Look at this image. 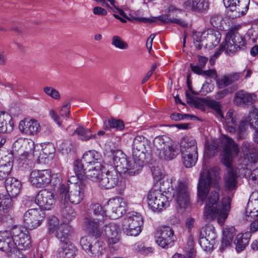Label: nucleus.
<instances>
[{
	"label": "nucleus",
	"instance_id": "f257e3e1",
	"mask_svg": "<svg viewBox=\"0 0 258 258\" xmlns=\"http://www.w3.org/2000/svg\"><path fill=\"white\" fill-rule=\"evenodd\" d=\"M219 174L218 167L204 169L200 174L198 196L202 202L208 197L204 214L205 220L209 222L218 216V222L222 224L228 217L230 209L231 198L229 197L223 198L221 205H218V192L220 189L218 184Z\"/></svg>",
	"mask_w": 258,
	"mask_h": 258
},
{
	"label": "nucleus",
	"instance_id": "f03ea898",
	"mask_svg": "<svg viewBox=\"0 0 258 258\" xmlns=\"http://www.w3.org/2000/svg\"><path fill=\"white\" fill-rule=\"evenodd\" d=\"M221 150L222 160L225 166L231 165L233 158L237 156L239 149L238 145L228 137L223 135L220 139H215L205 144L204 156L211 158Z\"/></svg>",
	"mask_w": 258,
	"mask_h": 258
},
{
	"label": "nucleus",
	"instance_id": "7ed1b4c3",
	"mask_svg": "<svg viewBox=\"0 0 258 258\" xmlns=\"http://www.w3.org/2000/svg\"><path fill=\"white\" fill-rule=\"evenodd\" d=\"M148 147L147 141L142 136H137L133 144V157L128 159L126 173L130 176L139 173L144 166L145 159L150 157V152L147 149Z\"/></svg>",
	"mask_w": 258,
	"mask_h": 258
},
{
	"label": "nucleus",
	"instance_id": "20e7f679",
	"mask_svg": "<svg viewBox=\"0 0 258 258\" xmlns=\"http://www.w3.org/2000/svg\"><path fill=\"white\" fill-rule=\"evenodd\" d=\"M148 147L147 141L142 136H137L133 144V157L128 159L126 173L130 176L139 173L144 166L145 159L150 157V152L147 149Z\"/></svg>",
	"mask_w": 258,
	"mask_h": 258
},
{
	"label": "nucleus",
	"instance_id": "39448f33",
	"mask_svg": "<svg viewBox=\"0 0 258 258\" xmlns=\"http://www.w3.org/2000/svg\"><path fill=\"white\" fill-rule=\"evenodd\" d=\"M154 147L159 158L170 160L176 157L179 153L177 145L166 136L157 137L153 141Z\"/></svg>",
	"mask_w": 258,
	"mask_h": 258
},
{
	"label": "nucleus",
	"instance_id": "423d86ee",
	"mask_svg": "<svg viewBox=\"0 0 258 258\" xmlns=\"http://www.w3.org/2000/svg\"><path fill=\"white\" fill-rule=\"evenodd\" d=\"M86 187V184L81 181L62 184L60 189V194L62 198H64L65 202L69 201L72 204H78L84 198Z\"/></svg>",
	"mask_w": 258,
	"mask_h": 258
},
{
	"label": "nucleus",
	"instance_id": "0eeeda50",
	"mask_svg": "<svg viewBox=\"0 0 258 258\" xmlns=\"http://www.w3.org/2000/svg\"><path fill=\"white\" fill-rule=\"evenodd\" d=\"M166 189L162 187L158 188L156 185L152 188L148 195V203L149 206L153 211L159 212L169 206L165 191Z\"/></svg>",
	"mask_w": 258,
	"mask_h": 258
},
{
	"label": "nucleus",
	"instance_id": "6e6552de",
	"mask_svg": "<svg viewBox=\"0 0 258 258\" xmlns=\"http://www.w3.org/2000/svg\"><path fill=\"white\" fill-rule=\"evenodd\" d=\"M245 47V41L243 37L233 30L227 33L224 44L220 45L221 49L224 50L227 53H233L238 50H244Z\"/></svg>",
	"mask_w": 258,
	"mask_h": 258
},
{
	"label": "nucleus",
	"instance_id": "1a4fd4ad",
	"mask_svg": "<svg viewBox=\"0 0 258 258\" xmlns=\"http://www.w3.org/2000/svg\"><path fill=\"white\" fill-rule=\"evenodd\" d=\"M157 244L163 248H168L173 245L176 237L174 231L169 226H162L155 232Z\"/></svg>",
	"mask_w": 258,
	"mask_h": 258
},
{
	"label": "nucleus",
	"instance_id": "9d476101",
	"mask_svg": "<svg viewBox=\"0 0 258 258\" xmlns=\"http://www.w3.org/2000/svg\"><path fill=\"white\" fill-rule=\"evenodd\" d=\"M103 234L107 238V243L111 252L118 248V244L120 240V231L119 226L114 223H110L104 226L102 230Z\"/></svg>",
	"mask_w": 258,
	"mask_h": 258
},
{
	"label": "nucleus",
	"instance_id": "9b49d317",
	"mask_svg": "<svg viewBox=\"0 0 258 258\" xmlns=\"http://www.w3.org/2000/svg\"><path fill=\"white\" fill-rule=\"evenodd\" d=\"M223 2L228 9V16L232 19L245 15L248 9L249 2L247 0H223Z\"/></svg>",
	"mask_w": 258,
	"mask_h": 258
},
{
	"label": "nucleus",
	"instance_id": "f8f14e48",
	"mask_svg": "<svg viewBox=\"0 0 258 258\" xmlns=\"http://www.w3.org/2000/svg\"><path fill=\"white\" fill-rule=\"evenodd\" d=\"M23 147L27 150L20 155L18 160V165L19 168L29 170L33 167L34 165L33 161L35 149L34 143L32 141H24Z\"/></svg>",
	"mask_w": 258,
	"mask_h": 258
},
{
	"label": "nucleus",
	"instance_id": "ddd939ff",
	"mask_svg": "<svg viewBox=\"0 0 258 258\" xmlns=\"http://www.w3.org/2000/svg\"><path fill=\"white\" fill-rule=\"evenodd\" d=\"M29 180L35 187H45L51 182V171L48 169L34 170L30 174Z\"/></svg>",
	"mask_w": 258,
	"mask_h": 258
},
{
	"label": "nucleus",
	"instance_id": "4468645a",
	"mask_svg": "<svg viewBox=\"0 0 258 258\" xmlns=\"http://www.w3.org/2000/svg\"><path fill=\"white\" fill-rule=\"evenodd\" d=\"M45 218L44 213L37 209H31L25 212L23 221L27 228L34 229L39 226Z\"/></svg>",
	"mask_w": 258,
	"mask_h": 258
},
{
	"label": "nucleus",
	"instance_id": "2eb2a0df",
	"mask_svg": "<svg viewBox=\"0 0 258 258\" xmlns=\"http://www.w3.org/2000/svg\"><path fill=\"white\" fill-rule=\"evenodd\" d=\"M12 234L17 248L26 249L30 247L31 243L30 237L26 229L20 226H14Z\"/></svg>",
	"mask_w": 258,
	"mask_h": 258
},
{
	"label": "nucleus",
	"instance_id": "dca6fc26",
	"mask_svg": "<svg viewBox=\"0 0 258 258\" xmlns=\"http://www.w3.org/2000/svg\"><path fill=\"white\" fill-rule=\"evenodd\" d=\"M35 202L41 209L50 210L55 203V195L48 189L41 190L38 193Z\"/></svg>",
	"mask_w": 258,
	"mask_h": 258
},
{
	"label": "nucleus",
	"instance_id": "f3484780",
	"mask_svg": "<svg viewBox=\"0 0 258 258\" xmlns=\"http://www.w3.org/2000/svg\"><path fill=\"white\" fill-rule=\"evenodd\" d=\"M12 233V228L10 231L0 232V250L5 251L8 255L17 248Z\"/></svg>",
	"mask_w": 258,
	"mask_h": 258
},
{
	"label": "nucleus",
	"instance_id": "a211bd4d",
	"mask_svg": "<svg viewBox=\"0 0 258 258\" xmlns=\"http://www.w3.org/2000/svg\"><path fill=\"white\" fill-rule=\"evenodd\" d=\"M257 99L255 93H250L243 90L235 93L234 102L238 106L246 107L254 104Z\"/></svg>",
	"mask_w": 258,
	"mask_h": 258
},
{
	"label": "nucleus",
	"instance_id": "6ab92c4d",
	"mask_svg": "<svg viewBox=\"0 0 258 258\" xmlns=\"http://www.w3.org/2000/svg\"><path fill=\"white\" fill-rule=\"evenodd\" d=\"M157 20H159L160 21L165 23H175L180 25L182 27H187V24L184 21L180 19H171L169 17L168 15H162L158 17H153L149 18L144 17L133 18V20H135L139 22H143L145 23H152L156 22Z\"/></svg>",
	"mask_w": 258,
	"mask_h": 258
},
{
	"label": "nucleus",
	"instance_id": "aec40b11",
	"mask_svg": "<svg viewBox=\"0 0 258 258\" xmlns=\"http://www.w3.org/2000/svg\"><path fill=\"white\" fill-rule=\"evenodd\" d=\"M108 205L112 211L111 216L114 219H117L121 217L126 211L127 204L123 198L117 197L109 200Z\"/></svg>",
	"mask_w": 258,
	"mask_h": 258
},
{
	"label": "nucleus",
	"instance_id": "412c9836",
	"mask_svg": "<svg viewBox=\"0 0 258 258\" xmlns=\"http://www.w3.org/2000/svg\"><path fill=\"white\" fill-rule=\"evenodd\" d=\"M82 161L86 167L96 166L97 167H103L101 155L95 150L86 152L82 157Z\"/></svg>",
	"mask_w": 258,
	"mask_h": 258
},
{
	"label": "nucleus",
	"instance_id": "4be33fe9",
	"mask_svg": "<svg viewBox=\"0 0 258 258\" xmlns=\"http://www.w3.org/2000/svg\"><path fill=\"white\" fill-rule=\"evenodd\" d=\"M118 182L117 172L113 169L111 171L108 170L104 174L102 173L98 183L101 187L109 189L117 185Z\"/></svg>",
	"mask_w": 258,
	"mask_h": 258
},
{
	"label": "nucleus",
	"instance_id": "5701e85b",
	"mask_svg": "<svg viewBox=\"0 0 258 258\" xmlns=\"http://www.w3.org/2000/svg\"><path fill=\"white\" fill-rule=\"evenodd\" d=\"M103 223L99 221L98 218L86 217L84 219L83 225L86 230L92 236L98 237L102 235L100 224Z\"/></svg>",
	"mask_w": 258,
	"mask_h": 258
},
{
	"label": "nucleus",
	"instance_id": "b1692460",
	"mask_svg": "<svg viewBox=\"0 0 258 258\" xmlns=\"http://www.w3.org/2000/svg\"><path fill=\"white\" fill-rule=\"evenodd\" d=\"M112 160L117 172L126 173L128 159L121 150H117L112 152Z\"/></svg>",
	"mask_w": 258,
	"mask_h": 258
},
{
	"label": "nucleus",
	"instance_id": "393cba45",
	"mask_svg": "<svg viewBox=\"0 0 258 258\" xmlns=\"http://www.w3.org/2000/svg\"><path fill=\"white\" fill-rule=\"evenodd\" d=\"M176 201L178 206L185 208L189 203V194L187 185L179 182L176 190Z\"/></svg>",
	"mask_w": 258,
	"mask_h": 258
},
{
	"label": "nucleus",
	"instance_id": "a878e982",
	"mask_svg": "<svg viewBox=\"0 0 258 258\" xmlns=\"http://www.w3.org/2000/svg\"><path fill=\"white\" fill-rule=\"evenodd\" d=\"M241 149L249 162L255 163L258 161V148L253 143L244 141Z\"/></svg>",
	"mask_w": 258,
	"mask_h": 258
},
{
	"label": "nucleus",
	"instance_id": "bb28decb",
	"mask_svg": "<svg viewBox=\"0 0 258 258\" xmlns=\"http://www.w3.org/2000/svg\"><path fill=\"white\" fill-rule=\"evenodd\" d=\"M184 9L197 12H204L209 9L208 0H187L183 4Z\"/></svg>",
	"mask_w": 258,
	"mask_h": 258
},
{
	"label": "nucleus",
	"instance_id": "cd10ccee",
	"mask_svg": "<svg viewBox=\"0 0 258 258\" xmlns=\"http://www.w3.org/2000/svg\"><path fill=\"white\" fill-rule=\"evenodd\" d=\"M73 233L71 226L67 224H61L55 231V236L62 243L70 241Z\"/></svg>",
	"mask_w": 258,
	"mask_h": 258
},
{
	"label": "nucleus",
	"instance_id": "c85d7f7f",
	"mask_svg": "<svg viewBox=\"0 0 258 258\" xmlns=\"http://www.w3.org/2000/svg\"><path fill=\"white\" fill-rule=\"evenodd\" d=\"M5 187L8 194L11 197H16L20 192L21 183L16 178L8 177L5 181Z\"/></svg>",
	"mask_w": 258,
	"mask_h": 258
},
{
	"label": "nucleus",
	"instance_id": "c756f323",
	"mask_svg": "<svg viewBox=\"0 0 258 258\" xmlns=\"http://www.w3.org/2000/svg\"><path fill=\"white\" fill-rule=\"evenodd\" d=\"M180 151L182 152H198L196 140L192 137H184L180 142Z\"/></svg>",
	"mask_w": 258,
	"mask_h": 258
},
{
	"label": "nucleus",
	"instance_id": "7c9ffc66",
	"mask_svg": "<svg viewBox=\"0 0 258 258\" xmlns=\"http://www.w3.org/2000/svg\"><path fill=\"white\" fill-rule=\"evenodd\" d=\"M258 216V198L253 199L250 197L246 208L245 219L247 221H251Z\"/></svg>",
	"mask_w": 258,
	"mask_h": 258
},
{
	"label": "nucleus",
	"instance_id": "2f4dec72",
	"mask_svg": "<svg viewBox=\"0 0 258 258\" xmlns=\"http://www.w3.org/2000/svg\"><path fill=\"white\" fill-rule=\"evenodd\" d=\"M206 46H217L220 42L221 35L220 33L217 30L213 29H208L204 31Z\"/></svg>",
	"mask_w": 258,
	"mask_h": 258
},
{
	"label": "nucleus",
	"instance_id": "473e14b6",
	"mask_svg": "<svg viewBox=\"0 0 258 258\" xmlns=\"http://www.w3.org/2000/svg\"><path fill=\"white\" fill-rule=\"evenodd\" d=\"M230 166L228 167L227 175L225 178V186L228 190H233L237 187V178L238 176L236 172Z\"/></svg>",
	"mask_w": 258,
	"mask_h": 258
},
{
	"label": "nucleus",
	"instance_id": "72a5a7b5",
	"mask_svg": "<svg viewBox=\"0 0 258 258\" xmlns=\"http://www.w3.org/2000/svg\"><path fill=\"white\" fill-rule=\"evenodd\" d=\"M258 129V114L252 119L249 114L247 116L243 117L238 125V129Z\"/></svg>",
	"mask_w": 258,
	"mask_h": 258
},
{
	"label": "nucleus",
	"instance_id": "f704fd0d",
	"mask_svg": "<svg viewBox=\"0 0 258 258\" xmlns=\"http://www.w3.org/2000/svg\"><path fill=\"white\" fill-rule=\"evenodd\" d=\"M123 224H130L141 228L143 225L144 221L140 214L136 212H131L125 215Z\"/></svg>",
	"mask_w": 258,
	"mask_h": 258
},
{
	"label": "nucleus",
	"instance_id": "c9c22d12",
	"mask_svg": "<svg viewBox=\"0 0 258 258\" xmlns=\"http://www.w3.org/2000/svg\"><path fill=\"white\" fill-rule=\"evenodd\" d=\"M236 234V229L234 227L231 226L225 228L223 231L221 249L222 250L226 247L230 246Z\"/></svg>",
	"mask_w": 258,
	"mask_h": 258
},
{
	"label": "nucleus",
	"instance_id": "e433bc0d",
	"mask_svg": "<svg viewBox=\"0 0 258 258\" xmlns=\"http://www.w3.org/2000/svg\"><path fill=\"white\" fill-rule=\"evenodd\" d=\"M250 237V232H248L237 235L234 241L237 251L240 252L245 248L248 244Z\"/></svg>",
	"mask_w": 258,
	"mask_h": 258
},
{
	"label": "nucleus",
	"instance_id": "4c0bfd02",
	"mask_svg": "<svg viewBox=\"0 0 258 258\" xmlns=\"http://www.w3.org/2000/svg\"><path fill=\"white\" fill-rule=\"evenodd\" d=\"M60 213L65 223H69L76 217V212L68 202H64L60 206Z\"/></svg>",
	"mask_w": 258,
	"mask_h": 258
},
{
	"label": "nucleus",
	"instance_id": "58836bf2",
	"mask_svg": "<svg viewBox=\"0 0 258 258\" xmlns=\"http://www.w3.org/2000/svg\"><path fill=\"white\" fill-rule=\"evenodd\" d=\"M181 154L182 161L185 167L190 168L196 164L198 158V152H182Z\"/></svg>",
	"mask_w": 258,
	"mask_h": 258
},
{
	"label": "nucleus",
	"instance_id": "ea45409f",
	"mask_svg": "<svg viewBox=\"0 0 258 258\" xmlns=\"http://www.w3.org/2000/svg\"><path fill=\"white\" fill-rule=\"evenodd\" d=\"M77 249L70 241L63 243L60 254L62 258H74L77 253Z\"/></svg>",
	"mask_w": 258,
	"mask_h": 258
},
{
	"label": "nucleus",
	"instance_id": "a19ab883",
	"mask_svg": "<svg viewBox=\"0 0 258 258\" xmlns=\"http://www.w3.org/2000/svg\"><path fill=\"white\" fill-rule=\"evenodd\" d=\"M103 167H99L98 168L95 166H92L91 167H86L87 171L86 175L87 177L90 179L91 180L99 182L101 174H102V168Z\"/></svg>",
	"mask_w": 258,
	"mask_h": 258
},
{
	"label": "nucleus",
	"instance_id": "79ce46f5",
	"mask_svg": "<svg viewBox=\"0 0 258 258\" xmlns=\"http://www.w3.org/2000/svg\"><path fill=\"white\" fill-rule=\"evenodd\" d=\"M128 124L129 123H126L125 124L122 120L114 117H110L108 120H105L104 121V129H109V128L124 129L125 125Z\"/></svg>",
	"mask_w": 258,
	"mask_h": 258
},
{
	"label": "nucleus",
	"instance_id": "37998d69",
	"mask_svg": "<svg viewBox=\"0 0 258 258\" xmlns=\"http://www.w3.org/2000/svg\"><path fill=\"white\" fill-rule=\"evenodd\" d=\"M12 198L9 194H0V210L7 213L12 207Z\"/></svg>",
	"mask_w": 258,
	"mask_h": 258
},
{
	"label": "nucleus",
	"instance_id": "c03bdc74",
	"mask_svg": "<svg viewBox=\"0 0 258 258\" xmlns=\"http://www.w3.org/2000/svg\"><path fill=\"white\" fill-rule=\"evenodd\" d=\"M123 232L127 236H137L142 231L141 228L130 224H122Z\"/></svg>",
	"mask_w": 258,
	"mask_h": 258
},
{
	"label": "nucleus",
	"instance_id": "a18cd8bd",
	"mask_svg": "<svg viewBox=\"0 0 258 258\" xmlns=\"http://www.w3.org/2000/svg\"><path fill=\"white\" fill-rule=\"evenodd\" d=\"M40 127L38 121L34 119L25 118L20 122L19 125V129H38Z\"/></svg>",
	"mask_w": 258,
	"mask_h": 258
},
{
	"label": "nucleus",
	"instance_id": "49530a36",
	"mask_svg": "<svg viewBox=\"0 0 258 258\" xmlns=\"http://www.w3.org/2000/svg\"><path fill=\"white\" fill-rule=\"evenodd\" d=\"M74 172L79 179H82L84 175H86L87 169L85 164L81 160H76L74 163Z\"/></svg>",
	"mask_w": 258,
	"mask_h": 258
},
{
	"label": "nucleus",
	"instance_id": "de8ad7c7",
	"mask_svg": "<svg viewBox=\"0 0 258 258\" xmlns=\"http://www.w3.org/2000/svg\"><path fill=\"white\" fill-rule=\"evenodd\" d=\"M92 249L89 254L91 257L99 258L103 254L105 251V248L102 242L97 241L94 245H93Z\"/></svg>",
	"mask_w": 258,
	"mask_h": 258
},
{
	"label": "nucleus",
	"instance_id": "09e8293b",
	"mask_svg": "<svg viewBox=\"0 0 258 258\" xmlns=\"http://www.w3.org/2000/svg\"><path fill=\"white\" fill-rule=\"evenodd\" d=\"M90 210L92 211L93 214L98 217V220L101 222H104V218L106 217L105 211L102 206L98 203L93 204L90 206Z\"/></svg>",
	"mask_w": 258,
	"mask_h": 258
},
{
	"label": "nucleus",
	"instance_id": "8fccbe9b",
	"mask_svg": "<svg viewBox=\"0 0 258 258\" xmlns=\"http://www.w3.org/2000/svg\"><path fill=\"white\" fill-rule=\"evenodd\" d=\"M206 36L204 32H195L192 35V38L195 47L201 49L206 43Z\"/></svg>",
	"mask_w": 258,
	"mask_h": 258
},
{
	"label": "nucleus",
	"instance_id": "3c124183",
	"mask_svg": "<svg viewBox=\"0 0 258 258\" xmlns=\"http://www.w3.org/2000/svg\"><path fill=\"white\" fill-rule=\"evenodd\" d=\"M200 236H204L208 238L209 241H212V239L215 240L217 237L215 229L211 226H206L203 227L200 232Z\"/></svg>",
	"mask_w": 258,
	"mask_h": 258
},
{
	"label": "nucleus",
	"instance_id": "603ef678",
	"mask_svg": "<svg viewBox=\"0 0 258 258\" xmlns=\"http://www.w3.org/2000/svg\"><path fill=\"white\" fill-rule=\"evenodd\" d=\"M207 106L215 111V114L217 117L223 118V114L221 111V106L220 103L214 100H207L206 102Z\"/></svg>",
	"mask_w": 258,
	"mask_h": 258
},
{
	"label": "nucleus",
	"instance_id": "864d4df0",
	"mask_svg": "<svg viewBox=\"0 0 258 258\" xmlns=\"http://www.w3.org/2000/svg\"><path fill=\"white\" fill-rule=\"evenodd\" d=\"M48 230L49 234H52L57 230L60 226L59 220L56 216L51 215L48 218Z\"/></svg>",
	"mask_w": 258,
	"mask_h": 258
},
{
	"label": "nucleus",
	"instance_id": "5fc2aeb1",
	"mask_svg": "<svg viewBox=\"0 0 258 258\" xmlns=\"http://www.w3.org/2000/svg\"><path fill=\"white\" fill-rule=\"evenodd\" d=\"M111 45L120 49H126L128 47L127 43L117 35L113 36L111 40Z\"/></svg>",
	"mask_w": 258,
	"mask_h": 258
},
{
	"label": "nucleus",
	"instance_id": "6e6d98bb",
	"mask_svg": "<svg viewBox=\"0 0 258 258\" xmlns=\"http://www.w3.org/2000/svg\"><path fill=\"white\" fill-rule=\"evenodd\" d=\"M74 135H77L80 139L87 141L95 137L91 133V130H75Z\"/></svg>",
	"mask_w": 258,
	"mask_h": 258
},
{
	"label": "nucleus",
	"instance_id": "4d7b16f0",
	"mask_svg": "<svg viewBox=\"0 0 258 258\" xmlns=\"http://www.w3.org/2000/svg\"><path fill=\"white\" fill-rule=\"evenodd\" d=\"M43 153L47 156L45 158H52L55 152V148L53 144L48 143L42 146Z\"/></svg>",
	"mask_w": 258,
	"mask_h": 258
},
{
	"label": "nucleus",
	"instance_id": "13d9d810",
	"mask_svg": "<svg viewBox=\"0 0 258 258\" xmlns=\"http://www.w3.org/2000/svg\"><path fill=\"white\" fill-rule=\"evenodd\" d=\"M12 164L10 162L0 165V180L5 178L11 172Z\"/></svg>",
	"mask_w": 258,
	"mask_h": 258
},
{
	"label": "nucleus",
	"instance_id": "bf43d9fd",
	"mask_svg": "<svg viewBox=\"0 0 258 258\" xmlns=\"http://www.w3.org/2000/svg\"><path fill=\"white\" fill-rule=\"evenodd\" d=\"M199 242L201 246L205 250L207 251L210 250L213 247V245L215 244V240L212 239L211 241H210L208 240V238L200 236Z\"/></svg>",
	"mask_w": 258,
	"mask_h": 258
},
{
	"label": "nucleus",
	"instance_id": "052dcab7",
	"mask_svg": "<svg viewBox=\"0 0 258 258\" xmlns=\"http://www.w3.org/2000/svg\"><path fill=\"white\" fill-rule=\"evenodd\" d=\"M224 120L228 127V129H235L236 123L235 120L233 116V113L231 111L227 112L225 118H221Z\"/></svg>",
	"mask_w": 258,
	"mask_h": 258
},
{
	"label": "nucleus",
	"instance_id": "680f3d73",
	"mask_svg": "<svg viewBox=\"0 0 258 258\" xmlns=\"http://www.w3.org/2000/svg\"><path fill=\"white\" fill-rule=\"evenodd\" d=\"M136 250L142 254L148 255L153 252L154 249L152 247H145L142 243H138L136 245Z\"/></svg>",
	"mask_w": 258,
	"mask_h": 258
},
{
	"label": "nucleus",
	"instance_id": "e2e57ef3",
	"mask_svg": "<svg viewBox=\"0 0 258 258\" xmlns=\"http://www.w3.org/2000/svg\"><path fill=\"white\" fill-rule=\"evenodd\" d=\"M93 242V236L89 235L87 236L83 237L80 241L82 248L85 251L88 250L90 243Z\"/></svg>",
	"mask_w": 258,
	"mask_h": 258
},
{
	"label": "nucleus",
	"instance_id": "0e129e2a",
	"mask_svg": "<svg viewBox=\"0 0 258 258\" xmlns=\"http://www.w3.org/2000/svg\"><path fill=\"white\" fill-rule=\"evenodd\" d=\"M44 93L49 96L56 100H58L60 98V94L57 90L51 87H45L43 89Z\"/></svg>",
	"mask_w": 258,
	"mask_h": 258
},
{
	"label": "nucleus",
	"instance_id": "69168bd1",
	"mask_svg": "<svg viewBox=\"0 0 258 258\" xmlns=\"http://www.w3.org/2000/svg\"><path fill=\"white\" fill-rule=\"evenodd\" d=\"M222 20V18L221 16L214 14L211 17L210 23L214 27L218 28L221 26Z\"/></svg>",
	"mask_w": 258,
	"mask_h": 258
},
{
	"label": "nucleus",
	"instance_id": "338daca9",
	"mask_svg": "<svg viewBox=\"0 0 258 258\" xmlns=\"http://www.w3.org/2000/svg\"><path fill=\"white\" fill-rule=\"evenodd\" d=\"M232 84L229 75L225 76L217 81V84L219 88H223Z\"/></svg>",
	"mask_w": 258,
	"mask_h": 258
},
{
	"label": "nucleus",
	"instance_id": "774afa93",
	"mask_svg": "<svg viewBox=\"0 0 258 258\" xmlns=\"http://www.w3.org/2000/svg\"><path fill=\"white\" fill-rule=\"evenodd\" d=\"M249 181H251L253 184H256L258 185V167L250 171Z\"/></svg>",
	"mask_w": 258,
	"mask_h": 258
}]
</instances>
